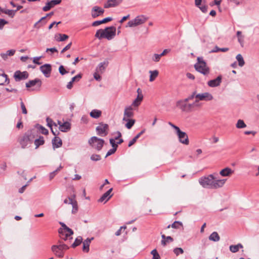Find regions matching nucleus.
Wrapping results in <instances>:
<instances>
[{
    "label": "nucleus",
    "instance_id": "nucleus-1",
    "mask_svg": "<svg viewBox=\"0 0 259 259\" xmlns=\"http://www.w3.org/2000/svg\"><path fill=\"white\" fill-rule=\"evenodd\" d=\"M226 181L227 179H217L214 174H210L201 177L199 179V183L204 188L218 189L222 188Z\"/></svg>",
    "mask_w": 259,
    "mask_h": 259
},
{
    "label": "nucleus",
    "instance_id": "nucleus-2",
    "mask_svg": "<svg viewBox=\"0 0 259 259\" xmlns=\"http://www.w3.org/2000/svg\"><path fill=\"white\" fill-rule=\"evenodd\" d=\"M116 30V27L114 26L108 27L104 29H99L95 34V37L99 39L105 38L108 40H111L115 36Z\"/></svg>",
    "mask_w": 259,
    "mask_h": 259
},
{
    "label": "nucleus",
    "instance_id": "nucleus-3",
    "mask_svg": "<svg viewBox=\"0 0 259 259\" xmlns=\"http://www.w3.org/2000/svg\"><path fill=\"white\" fill-rule=\"evenodd\" d=\"M33 139L34 137L32 134V132L28 131L19 138L18 142L21 145V148L25 149L30 146L33 141Z\"/></svg>",
    "mask_w": 259,
    "mask_h": 259
},
{
    "label": "nucleus",
    "instance_id": "nucleus-4",
    "mask_svg": "<svg viewBox=\"0 0 259 259\" xmlns=\"http://www.w3.org/2000/svg\"><path fill=\"white\" fill-rule=\"evenodd\" d=\"M194 67L196 71L204 75H207L209 73V68L201 57L197 58V62L195 64Z\"/></svg>",
    "mask_w": 259,
    "mask_h": 259
},
{
    "label": "nucleus",
    "instance_id": "nucleus-5",
    "mask_svg": "<svg viewBox=\"0 0 259 259\" xmlns=\"http://www.w3.org/2000/svg\"><path fill=\"white\" fill-rule=\"evenodd\" d=\"M89 143L93 148L100 151L103 146L104 141L97 137H93L89 140Z\"/></svg>",
    "mask_w": 259,
    "mask_h": 259
},
{
    "label": "nucleus",
    "instance_id": "nucleus-6",
    "mask_svg": "<svg viewBox=\"0 0 259 259\" xmlns=\"http://www.w3.org/2000/svg\"><path fill=\"white\" fill-rule=\"evenodd\" d=\"M68 246L63 243H61L58 245H53L52 247V250L58 257H62L63 256V250H67Z\"/></svg>",
    "mask_w": 259,
    "mask_h": 259
},
{
    "label": "nucleus",
    "instance_id": "nucleus-7",
    "mask_svg": "<svg viewBox=\"0 0 259 259\" xmlns=\"http://www.w3.org/2000/svg\"><path fill=\"white\" fill-rule=\"evenodd\" d=\"M147 20V18L143 16H138L134 19L132 20L127 23V26L130 27H136L138 25L144 23Z\"/></svg>",
    "mask_w": 259,
    "mask_h": 259
},
{
    "label": "nucleus",
    "instance_id": "nucleus-8",
    "mask_svg": "<svg viewBox=\"0 0 259 259\" xmlns=\"http://www.w3.org/2000/svg\"><path fill=\"white\" fill-rule=\"evenodd\" d=\"M176 133L180 143L186 145L189 144V141L188 137L185 132H182L179 129L176 132Z\"/></svg>",
    "mask_w": 259,
    "mask_h": 259
},
{
    "label": "nucleus",
    "instance_id": "nucleus-9",
    "mask_svg": "<svg viewBox=\"0 0 259 259\" xmlns=\"http://www.w3.org/2000/svg\"><path fill=\"white\" fill-rule=\"evenodd\" d=\"M29 74L27 71L21 72L20 70L16 71L14 74V78L16 81H20L28 77Z\"/></svg>",
    "mask_w": 259,
    "mask_h": 259
},
{
    "label": "nucleus",
    "instance_id": "nucleus-10",
    "mask_svg": "<svg viewBox=\"0 0 259 259\" xmlns=\"http://www.w3.org/2000/svg\"><path fill=\"white\" fill-rule=\"evenodd\" d=\"M195 98L197 99L199 102L200 101H209L212 100L213 98L210 93L205 92L196 94L195 96Z\"/></svg>",
    "mask_w": 259,
    "mask_h": 259
},
{
    "label": "nucleus",
    "instance_id": "nucleus-11",
    "mask_svg": "<svg viewBox=\"0 0 259 259\" xmlns=\"http://www.w3.org/2000/svg\"><path fill=\"white\" fill-rule=\"evenodd\" d=\"M108 125L107 124H100L96 127L98 135L100 136H105L107 135Z\"/></svg>",
    "mask_w": 259,
    "mask_h": 259
},
{
    "label": "nucleus",
    "instance_id": "nucleus-12",
    "mask_svg": "<svg viewBox=\"0 0 259 259\" xmlns=\"http://www.w3.org/2000/svg\"><path fill=\"white\" fill-rule=\"evenodd\" d=\"M61 3V0H52L48 2L46 6L43 7L42 10L45 12L48 11L52 8L54 7L57 5H59Z\"/></svg>",
    "mask_w": 259,
    "mask_h": 259
},
{
    "label": "nucleus",
    "instance_id": "nucleus-13",
    "mask_svg": "<svg viewBox=\"0 0 259 259\" xmlns=\"http://www.w3.org/2000/svg\"><path fill=\"white\" fill-rule=\"evenodd\" d=\"M134 108L132 106H129L125 107L124 111V115L123 120L128 119L134 116V113L133 112Z\"/></svg>",
    "mask_w": 259,
    "mask_h": 259
},
{
    "label": "nucleus",
    "instance_id": "nucleus-14",
    "mask_svg": "<svg viewBox=\"0 0 259 259\" xmlns=\"http://www.w3.org/2000/svg\"><path fill=\"white\" fill-rule=\"evenodd\" d=\"M46 121L47 122V125L50 127L52 133L55 136L57 135V124L54 122L52 119H51L49 117H47L46 119Z\"/></svg>",
    "mask_w": 259,
    "mask_h": 259
},
{
    "label": "nucleus",
    "instance_id": "nucleus-15",
    "mask_svg": "<svg viewBox=\"0 0 259 259\" xmlns=\"http://www.w3.org/2000/svg\"><path fill=\"white\" fill-rule=\"evenodd\" d=\"M104 12V9L98 6H95L92 8L91 15L93 18H95L99 16L102 15Z\"/></svg>",
    "mask_w": 259,
    "mask_h": 259
},
{
    "label": "nucleus",
    "instance_id": "nucleus-16",
    "mask_svg": "<svg viewBox=\"0 0 259 259\" xmlns=\"http://www.w3.org/2000/svg\"><path fill=\"white\" fill-rule=\"evenodd\" d=\"M40 70L46 77H49L51 72V65L49 64L43 65L40 67Z\"/></svg>",
    "mask_w": 259,
    "mask_h": 259
},
{
    "label": "nucleus",
    "instance_id": "nucleus-17",
    "mask_svg": "<svg viewBox=\"0 0 259 259\" xmlns=\"http://www.w3.org/2000/svg\"><path fill=\"white\" fill-rule=\"evenodd\" d=\"M122 1L123 0H108L107 2L104 4V7L105 8L115 7L120 4Z\"/></svg>",
    "mask_w": 259,
    "mask_h": 259
},
{
    "label": "nucleus",
    "instance_id": "nucleus-18",
    "mask_svg": "<svg viewBox=\"0 0 259 259\" xmlns=\"http://www.w3.org/2000/svg\"><path fill=\"white\" fill-rule=\"evenodd\" d=\"M176 107L181 109L182 111L189 112L188 104L182 100L177 102Z\"/></svg>",
    "mask_w": 259,
    "mask_h": 259
},
{
    "label": "nucleus",
    "instance_id": "nucleus-19",
    "mask_svg": "<svg viewBox=\"0 0 259 259\" xmlns=\"http://www.w3.org/2000/svg\"><path fill=\"white\" fill-rule=\"evenodd\" d=\"M222 81V76H218L215 79L210 80L208 81L207 84L210 87H216L221 84Z\"/></svg>",
    "mask_w": 259,
    "mask_h": 259
},
{
    "label": "nucleus",
    "instance_id": "nucleus-20",
    "mask_svg": "<svg viewBox=\"0 0 259 259\" xmlns=\"http://www.w3.org/2000/svg\"><path fill=\"white\" fill-rule=\"evenodd\" d=\"M202 106V103H200L197 99L196 98L194 102L191 104H188L189 112H192L197 108H199Z\"/></svg>",
    "mask_w": 259,
    "mask_h": 259
},
{
    "label": "nucleus",
    "instance_id": "nucleus-21",
    "mask_svg": "<svg viewBox=\"0 0 259 259\" xmlns=\"http://www.w3.org/2000/svg\"><path fill=\"white\" fill-rule=\"evenodd\" d=\"M94 239L93 237L87 238L82 242L83 247L82 251L85 252H88L90 250V245L91 241Z\"/></svg>",
    "mask_w": 259,
    "mask_h": 259
},
{
    "label": "nucleus",
    "instance_id": "nucleus-22",
    "mask_svg": "<svg viewBox=\"0 0 259 259\" xmlns=\"http://www.w3.org/2000/svg\"><path fill=\"white\" fill-rule=\"evenodd\" d=\"M37 85L38 87H40L41 85V81L38 78H35L34 80H30L26 83V87L27 88L33 87Z\"/></svg>",
    "mask_w": 259,
    "mask_h": 259
},
{
    "label": "nucleus",
    "instance_id": "nucleus-23",
    "mask_svg": "<svg viewBox=\"0 0 259 259\" xmlns=\"http://www.w3.org/2000/svg\"><path fill=\"white\" fill-rule=\"evenodd\" d=\"M234 173V171L230 167H226L220 171V175L222 177H230Z\"/></svg>",
    "mask_w": 259,
    "mask_h": 259
},
{
    "label": "nucleus",
    "instance_id": "nucleus-24",
    "mask_svg": "<svg viewBox=\"0 0 259 259\" xmlns=\"http://www.w3.org/2000/svg\"><path fill=\"white\" fill-rule=\"evenodd\" d=\"M112 191V188H110L106 192H105L99 199V202H103L105 201L106 202L112 196L111 195H110L111 192Z\"/></svg>",
    "mask_w": 259,
    "mask_h": 259
},
{
    "label": "nucleus",
    "instance_id": "nucleus-25",
    "mask_svg": "<svg viewBox=\"0 0 259 259\" xmlns=\"http://www.w3.org/2000/svg\"><path fill=\"white\" fill-rule=\"evenodd\" d=\"M69 204L72 206V213L73 214L76 213L78 211V205L77 202L75 200H73L72 198L69 197Z\"/></svg>",
    "mask_w": 259,
    "mask_h": 259
},
{
    "label": "nucleus",
    "instance_id": "nucleus-26",
    "mask_svg": "<svg viewBox=\"0 0 259 259\" xmlns=\"http://www.w3.org/2000/svg\"><path fill=\"white\" fill-rule=\"evenodd\" d=\"M52 144L54 148H59L62 145L61 139L58 137H55L52 140Z\"/></svg>",
    "mask_w": 259,
    "mask_h": 259
},
{
    "label": "nucleus",
    "instance_id": "nucleus-27",
    "mask_svg": "<svg viewBox=\"0 0 259 259\" xmlns=\"http://www.w3.org/2000/svg\"><path fill=\"white\" fill-rule=\"evenodd\" d=\"M59 130L63 132H66L70 130L71 128V124L69 122L66 121L63 123L62 124L59 126Z\"/></svg>",
    "mask_w": 259,
    "mask_h": 259
},
{
    "label": "nucleus",
    "instance_id": "nucleus-28",
    "mask_svg": "<svg viewBox=\"0 0 259 259\" xmlns=\"http://www.w3.org/2000/svg\"><path fill=\"white\" fill-rule=\"evenodd\" d=\"M108 65L107 62L100 63L96 68V71L101 73H103Z\"/></svg>",
    "mask_w": 259,
    "mask_h": 259
},
{
    "label": "nucleus",
    "instance_id": "nucleus-29",
    "mask_svg": "<svg viewBox=\"0 0 259 259\" xmlns=\"http://www.w3.org/2000/svg\"><path fill=\"white\" fill-rule=\"evenodd\" d=\"M15 50H10L7 51L6 53H1V56L2 58L6 60L8 56H12L15 54Z\"/></svg>",
    "mask_w": 259,
    "mask_h": 259
},
{
    "label": "nucleus",
    "instance_id": "nucleus-30",
    "mask_svg": "<svg viewBox=\"0 0 259 259\" xmlns=\"http://www.w3.org/2000/svg\"><path fill=\"white\" fill-rule=\"evenodd\" d=\"M209 239L214 242H218L220 240V237L217 232H212L208 237Z\"/></svg>",
    "mask_w": 259,
    "mask_h": 259
},
{
    "label": "nucleus",
    "instance_id": "nucleus-31",
    "mask_svg": "<svg viewBox=\"0 0 259 259\" xmlns=\"http://www.w3.org/2000/svg\"><path fill=\"white\" fill-rule=\"evenodd\" d=\"M6 82L7 84L9 83L8 75L5 73L0 74V85H4Z\"/></svg>",
    "mask_w": 259,
    "mask_h": 259
},
{
    "label": "nucleus",
    "instance_id": "nucleus-32",
    "mask_svg": "<svg viewBox=\"0 0 259 259\" xmlns=\"http://www.w3.org/2000/svg\"><path fill=\"white\" fill-rule=\"evenodd\" d=\"M243 248V246L240 243L237 245H231L229 247L230 250L233 253L237 252L240 248Z\"/></svg>",
    "mask_w": 259,
    "mask_h": 259
},
{
    "label": "nucleus",
    "instance_id": "nucleus-33",
    "mask_svg": "<svg viewBox=\"0 0 259 259\" xmlns=\"http://www.w3.org/2000/svg\"><path fill=\"white\" fill-rule=\"evenodd\" d=\"M90 116L94 118L100 117L102 114L101 111L97 109H94L90 112Z\"/></svg>",
    "mask_w": 259,
    "mask_h": 259
},
{
    "label": "nucleus",
    "instance_id": "nucleus-34",
    "mask_svg": "<svg viewBox=\"0 0 259 259\" xmlns=\"http://www.w3.org/2000/svg\"><path fill=\"white\" fill-rule=\"evenodd\" d=\"M64 230L66 233L65 234L64 237L62 236V238L64 240H66L67 239L68 237H70L73 234V231L68 227H67L66 229Z\"/></svg>",
    "mask_w": 259,
    "mask_h": 259
},
{
    "label": "nucleus",
    "instance_id": "nucleus-35",
    "mask_svg": "<svg viewBox=\"0 0 259 259\" xmlns=\"http://www.w3.org/2000/svg\"><path fill=\"white\" fill-rule=\"evenodd\" d=\"M150 74L149 81L152 82L153 81L158 75V71L156 70L149 71Z\"/></svg>",
    "mask_w": 259,
    "mask_h": 259
},
{
    "label": "nucleus",
    "instance_id": "nucleus-36",
    "mask_svg": "<svg viewBox=\"0 0 259 259\" xmlns=\"http://www.w3.org/2000/svg\"><path fill=\"white\" fill-rule=\"evenodd\" d=\"M123 120L127 122L125 126L128 129H131L134 125L136 121L135 119L131 118H128V119Z\"/></svg>",
    "mask_w": 259,
    "mask_h": 259
},
{
    "label": "nucleus",
    "instance_id": "nucleus-37",
    "mask_svg": "<svg viewBox=\"0 0 259 259\" xmlns=\"http://www.w3.org/2000/svg\"><path fill=\"white\" fill-rule=\"evenodd\" d=\"M45 143L43 137H40L38 139L35 140L34 144L36 146V148H37L39 146L42 145Z\"/></svg>",
    "mask_w": 259,
    "mask_h": 259
},
{
    "label": "nucleus",
    "instance_id": "nucleus-38",
    "mask_svg": "<svg viewBox=\"0 0 259 259\" xmlns=\"http://www.w3.org/2000/svg\"><path fill=\"white\" fill-rule=\"evenodd\" d=\"M229 50V48H220L218 46H215L214 49L212 50L210 52V53H217L219 51H221L223 52H227Z\"/></svg>",
    "mask_w": 259,
    "mask_h": 259
},
{
    "label": "nucleus",
    "instance_id": "nucleus-39",
    "mask_svg": "<svg viewBox=\"0 0 259 259\" xmlns=\"http://www.w3.org/2000/svg\"><path fill=\"white\" fill-rule=\"evenodd\" d=\"M236 58L238 62L239 66L240 67H242L244 65L245 62L242 55L241 54H238L236 56Z\"/></svg>",
    "mask_w": 259,
    "mask_h": 259
},
{
    "label": "nucleus",
    "instance_id": "nucleus-40",
    "mask_svg": "<svg viewBox=\"0 0 259 259\" xmlns=\"http://www.w3.org/2000/svg\"><path fill=\"white\" fill-rule=\"evenodd\" d=\"M182 226V223L179 221H175L171 225H169L167 227V228H169L170 227L174 229H179Z\"/></svg>",
    "mask_w": 259,
    "mask_h": 259
},
{
    "label": "nucleus",
    "instance_id": "nucleus-41",
    "mask_svg": "<svg viewBox=\"0 0 259 259\" xmlns=\"http://www.w3.org/2000/svg\"><path fill=\"white\" fill-rule=\"evenodd\" d=\"M82 242V238L81 236H78L77 237L74 242V243L72 244V247L73 248H75V247L78 246L81 242Z\"/></svg>",
    "mask_w": 259,
    "mask_h": 259
},
{
    "label": "nucleus",
    "instance_id": "nucleus-42",
    "mask_svg": "<svg viewBox=\"0 0 259 259\" xmlns=\"http://www.w3.org/2000/svg\"><path fill=\"white\" fill-rule=\"evenodd\" d=\"M236 126L238 128H243L246 126V124L242 119H239L236 124Z\"/></svg>",
    "mask_w": 259,
    "mask_h": 259
},
{
    "label": "nucleus",
    "instance_id": "nucleus-43",
    "mask_svg": "<svg viewBox=\"0 0 259 259\" xmlns=\"http://www.w3.org/2000/svg\"><path fill=\"white\" fill-rule=\"evenodd\" d=\"M142 101V100H139V99L136 98L134 100V101L133 102V103L131 106H132V107L133 108L138 107V106H139L140 105Z\"/></svg>",
    "mask_w": 259,
    "mask_h": 259
},
{
    "label": "nucleus",
    "instance_id": "nucleus-44",
    "mask_svg": "<svg viewBox=\"0 0 259 259\" xmlns=\"http://www.w3.org/2000/svg\"><path fill=\"white\" fill-rule=\"evenodd\" d=\"M62 168V166L61 165H60V166L55 170L53 171V172H51L50 174V179L52 180L53 179L54 177L57 175V174Z\"/></svg>",
    "mask_w": 259,
    "mask_h": 259
},
{
    "label": "nucleus",
    "instance_id": "nucleus-45",
    "mask_svg": "<svg viewBox=\"0 0 259 259\" xmlns=\"http://www.w3.org/2000/svg\"><path fill=\"white\" fill-rule=\"evenodd\" d=\"M59 37L57 38L58 41H63L68 38V36L65 34H59Z\"/></svg>",
    "mask_w": 259,
    "mask_h": 259
},
{
    "label": "nucleus",
    "instance_id": "nucleus-46",
    "mask_svg": "<svg viewBox=\"0 0 259 259\" xmlns=\"http://www.w3.org/2000/svg\"><path fill=\"white\" fill-rule=\"evenodd\" d=\"M16 12V11L12 10H5V14L8 15L11 18H13Z\"/></svg>",
    "mask_w": 259,
    "mask_h": 259
},
{
    "label": "nucleus",
    "instance_id": "nucleus-47",
    "mask_svg": "<svg viewBox=\"0 0 259 259\" xmlns=\"http://www.w3.org/2000/svg\"><path fill=\"white\" fill-rule=\"evenodd\" d=\"M174 252L177 256H178L180 254H183L184 253V250L182 248L177 247L174 249Z\"/></svg>",
    "mask_w": 259,
    "mask_h": 259
},
{
    "label": "nucleus",
    "instance_id": "nucleus-48",
    "mask_svg": "<svg viewBox=\"0 0 259 259\" xmlns=\"http://www.w3.org/2000/svg\"><path fill=\"white\" fill-rule=\"evenodd\" d=\"M161 57L160 54H154L152 56V59L154 62H157L160 61Z\"/></svg>",
    "mask_w": 259,
    "mask_h": 259
},
{
    "label": "nucleus",
    "instance_id": "nucleus-49",
    "mask_svg": "<svg viewBox=\"0 0 259 259\" xmlns=\"http://www.w3.org/2000/svg\"><path fill=\"white\" fill-rule=\"evenodd\" d=\"M91 159L93 161H96L101 159V156L98 154H93L91 157Z\"/></svg>",
    "mask_w": 259,
    "mask_h": 259
},
{
    "label": "nucleus",
    "instance_id": "nucleus-50",
    "mask_svg": "<svg viewBox=\"0 0 259 259\" xmlns=\"http://www.w3.org/2000/svg\"><path fill=\"white\" fill-rule=\"evenodd\" d=\"M59 71L61 75H64L66 73H68V71H67L64 68V66L62 65H61L59 68Z\"/></svg>",
    "mask_w": 259,
    "mask_h": 259
},
{
    "label": "nucleus",
    "instance_id": "nucleus-51",
    "mask_svg": "<svg viewBox=\"0 0 259 259\" xmlns=\"http://www.w3.org/2000/svg\"><path fill=\"white\" fill-rule=\"evenodd\" d=\"M39 129L42 134L48 135L49 133L48 130L41 125L39 126Z\"/></svg>",
    "mask_w": 259,
    "mask_h": 259
},
{
    "label": "nucleus",
    "instance_id": "nucleus-52",
    "mask_svg": "<svg viewBox=\"0 0 259 259\" xmlns=\"http://www.w3.org/2000/svg\"><path fill=\"white\" fill-rule=\"evenodd\" d=\"M110 143L112 145V148L116 149L117 148V144L115 143V139H110Z\"/></svg>",
    "mask_w": 259,
    "mask_h": 259
},
{
    "label": "nucleus",
    "instance_id": "nucleus-53",
    "mask_svg": "<svg viewBox=\"0 0 259 259\" xmlns=\"http://www.w3.org/2000/svg\"><path fill=\"white\" fill-rule=\"evenodd\" d=\"M116 149H115V148H112V149H110L107 153L106 155V156L105 157H107L110 155H111V154H114L116 151Z\"/></svg>",
    "mask_w": 259,
    "mask_h": 259
},
{
    "label": "nucleus",
    "instance_id": "nucleus-54",
    "mask_svg": "<svg viewBox=\"0 0 259 259\" xmlns=\"http://www.w3.org/2000/svg\"><path fill=\"white\" fill-rule=\"evenodd\" d=\"M8 21L4 19H0V29H2L5 25L8 24Z\"/></svg>",
    "mask_w": 259,
    "mask_h": 259
},
{
    "label": "nucleus",
    "instance_id": "nucleus-55",
    "mask_svg": "<svg viewBox=\"0 0 259 259\" xmlns=\"http://www.w3.org/2000/svg\"><path fill=\"white\" fill-rule=\"evenodd\" d=\"M20 104H21V108L22 110V113L23 114H26L27 113V111L26 110V108L25 107V106L24 103L22 101L21 102Z\"/></svg>",
    "mask_w": 259,
    "mask_h": 259
},
{
    "label": "nucleus",
    "instance_id": "nucleus-56",
    "mask_svg": "<svg viewBox=\"0 0 259 259\" xmlns=\"http://www.w3.org/2000/svg\"><path fill=\"white\" fill-rule=\"evenodd\" d=\"M41 58V56L40 57H36L33 58V62L34 64L40 65L41 64V63L39 62V60Z\"/></svg>",
    "mask_w": 259,
    "mask_h": 259
},
{
    "label": "nucleus",
    "instance_id": "nucleus-57",
    "mask_svg": "<svg viewBox=\"0 0 259 259\" xmlns=\"http://www.w3.org/2000/svg\"><path fill=\"white\" fill-rule=\"evenodd\" d=\"M203 13H206L207 11V7L205 5L198 7Z\"/></svg>",
    "mask_w": 259,
    "mask_h": 259
},
{
    "label": "nucleus",
    "instance_id": "nucleus-58",
    "mask_svg": "<svg viewBox=\"0 0 259 259\" xmlns=\"http://www.w3.org/2000/svg\"><path fill=\"white\" fill-rule=\"evenodd\" d=\"M81 77V76L80 74H77V75L74 76L72 78L71 81L72 82H74L75 81H78Z\"/></svg>",
    "mask_w": 259,
    "mask_h": 259
},
{
    "label": "nucleus",
    "instance_id": "nucleus-59",
    "mask_svg": "<svg viewBox=\"0 0 259 259\" xmlns=\"http://www.w3.org/2000/svg\"><path fill=\"white\" fill-rule=\"evenodd\" d=\"M47 18V16H45V17H42L39 21H38L37 22H36L35 23V24L34 25V26L35 27H37V28H39L40 27V25H38L39 23L40 22H41L42 20H45L46 18Z\"/></svg>",
    "mask_w": 259,
    "mask_h": 259
},
{
    "label": "nucleus",
    "instance_id": "nucleus-60",
    "mask_svg": "<svg viewBox=\"0 0 259 259\" xmlns=\"http://www.w3.org/2000/svg\"><path fill=\"white\" fill-rule=\"evenodd\" d=\"M230 2H233L235 5L238 6L242 3L244 0H229Z\"/></svg>",
    "mask_w": 259,
    "mask_h": 259
},
{
    "label": "nucleus",
    "instance_id": "nucleus-61",
    "mask_svg": "<svg viewBox=\"0 0 259 259\" xmlns=\"http://www.w3.org/2000/svg\"><path fill=\"white\" fill-rule=\"evenodd\" d=\"M100 72H95L94 74V78L97 80H101V76L99 74Z\"/></svg>",
    "mask_w": 259,
    "mask_h": 259
},
{
    "label": "nucleus",
    "instance_id": "nucleus-62",
    "mask_svg": "<svg viewBox=\"0 0 259 259\" xmlns=\"http://www.w3.org/2000/svg\"><path fill=\"white\" fill-rule=\"evenodd\" d=\"M71 44H72V43L70 42L69 44H68L65 48H64L63 49V50L61 51V53H63L64 52H65L67 50H69L71 46Z\"/></svg>",
    "mask_w": 259,
    "mask_h": 259
},
{
    "label": "nucleus",
    "instance_id": "nucleus-63",
    "mask_svg": "<svg viewBox=\"0 0 259 259\" xmlns=\"http://www.w3.org/2000/svg\"><path fill=\"white\" fill-rule=\"evenodd\" d=\"M170 51V49H165L163 51V52L160 54V57H162L166 55L167 53H169Z\"/></svg>",
    "mask_w": 259,
    "mask_h": 259
},
{
    "label": "nucleus",
    "instance_id": "nucleus-64",
    "mask_svg": "<svg viewBox=\"0 0 259 259\" xmlns=\"http://www.w3.org/2000/svg\"><path fill=\"white\" fill-rule=\"evenodd\" d=\"M161 237L162 239L161 240V244L163 246H165L166 245V240H165L166 237L164 235H162Z\"/></svg>",
    "mask_w": 259,
    "mask_h": 259
}]
</instances>
